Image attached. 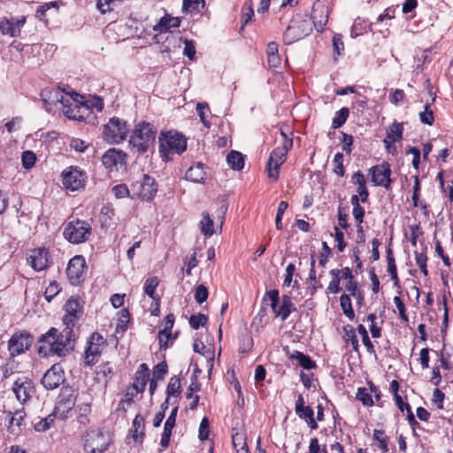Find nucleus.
<instances>
[{
    "instance_id": "51",
    "label": "nucleus",
    "mask_w": 453,
    "mask_h": 453,
    "mask_svg": "<svg viewBox=\"0 0 453 453\" xmlns=\"http://www.w3.org/2000/svg\"><path fill=\"white\" fill-rule=\"evenodd\" d=\"M158 283H159V280L156 276L148 278L144 283L143 288H144L145 294L148 295L153 300L157 299L155 296V290H156L157 287L158 286Z\"/></svg>"
},
{
    "instance_id": "37",
    "label": "nucleus",
    "mask_w": 453,
    "mask_h": 453,
    "mask_svg": "<svg viewBox=\"0 0 453 453\" xmlns=\"http://www.w3.org/2000/svg\"><path fill=\"white\" fill-rule=\"evenodd\" d=\"M343 340L346 344H350L352 346V349L359 354V343L356 334V330L350 325H346L343 326Z\"/></svg>"
},
{
    "instance_id": "39",
    "label": "nucleus",
    "mask_w": 453,
    "mask_h": 453,
    "mask_svg": "<svg viewBox=\"0 0 453 453\" xmlns=\"http://www.w3.org/2000/svg\"><path fill=\"white\" fill-rule=\"evenodd\" d=\"M340 306L346 317L349 319L355 318V312L352 308L351 299L349 295L342 294L340 297Z\"/></svg>"
},
{
    "instance_id": "11",
    "label": "nucleus",
    "mask_w": 453,
    "mask_h": 453,
    "mask_svg": "<svg viewBox=\"0 0 453 453\" xmlns=\"http://www.w3.org/2000/svg\"><path fill=\"white\" fill-rule=\"evenodd\" d=\"M108 437L99 429H92L84 435V450L87 453H104L109 447Z\"/></svg>"
},
{
    "instance_id": "56",
    "label": "nucleus",
    "mask_w": 453,
    "mask_h": 453,
    "mask_svg": "<svg viewBox=\"0 0 453 453\" xmlns=\"http://www.w3.org/2000/svg\"><path fill=\"white\" fill-rule=\"evenodd\" d=\"M175 321V316L173 313H169L165 316L164 319V329L159 331V334H165V338H170L172 336V329L173 327Z\"/></svg>"
},
{
    "instance_id": "23",
    "label": "nucleus",
    "mask_w": 453,
    "mask_h": 453,
    "mask_svg": "<svg viewBox=\"0 0 453 453\" xmlns=\"http://www.w3.org/2000/svg\"><path fill=\"white\" fill-rule=\"evenodd\" d=\"M126 154L121 150L115 149L108 150L102 157V164L108 169L111 170L118 165L126 163Z\"/></svg>"
},
{
    "instance_id": "28",
    "label": "nucleus",
    "mask_w": 453,
    "mask_h": 453,
    "mask_svg": "<svg viewBox=\"0 0 453 453\" xmlns=\"http://www.w3.org/2000/svg\"><path fill=\"white\" fill-rule=\"evenodd\" d=\"M206 173L204 171V165L196 163L192 165L186 172V180L195 183H202L205 179Z\"/></svg>"
},
{
    "instance_id": "24",
    "label": "nucleus",
    "mask_w": 453,
    "mask_h": 453,
    "mask_svg": "<svg viewBox=\"0 0 453 453\" xmlns=\"http://www.w3.org/2000/svg\"><path fill=\"white\" fill-rule=\"evenodd\" d=\"M150 380V369L148 365L145 363H142L140 365L138 370L135 372L134 383H133V388L137 393H143L147 382Z\"/></svg>"
},
{
    "instance_id": "34",
    "label": "nucleus",
    "mask_w": 453,
    "mask_h": 453,
    "mask_svg": "<svg viewBox=\"0 0 453 453\" xmlns=\"http://www.w3.org/2000/svg\"><path fill=\"white\" fill-rule=\"evenodd\" d=\"M387 263H388V273H389L392 280L394 281V285L395 287H400V280L397 275V268L395 265V259L394 257L393 250L390 247H388L387 250Z\"/></svg>"
},
{
    "instance_id": "47",
    "label": "nucleus",
    "mask_w": 453,
    "mask_h": 453,
    "mask_svg": "<svg viewBox=\"0 0 453 453\" xmlns=\"http://www.w3.org/2000/svg\"><path fill=\"white\" fill-rule=\"evenodd\" d=\"M419 119L421 123L432 126L434 122V111L431 109V104L429 102L426 103L424 106V111L419 112Z\"/></svg>"
},
{
    "instance_id": "43",
    "label": "nucleus",
    "mask_w": 453,
    "mask_h": 453,
    "mask_svg": "<svg viewBox=\"0 0 453 453\" xmlns=\"http://www.w3.org/2000/svg\"><path fill=\"white\" fill-rule=\"evenodd\" d=\"M370 26L371 25L367 21L361 19L360 18L356 19L351 27V37L357 38V36L363 35Z\"/></svg>"
},
{
    "instance_id": "29",
    "label": "nucleus",
    "mask_w": 453,
    "mask_h": 453,
    "mask_svg": "<svg viewBox=\"0 0 453 453\" xmlns=\"http://www.w3.org/2000/svg\"><path fill=\"white\" fill-rule=\"evenodd\" d=\"M352 181L357 184V194L361 203H366L369 198V191L366 188V180L362 172L357 171L352 175Z\"/></svg>"
},
{
    "instance_id": "13",
    "label": "nucleus",
    "mask_w": 453,
    "mask_h": 453,
    "mask_svg": "<svg viewBox=\"0 0 453 453\" xmlns=\"http://www.w3.org/2000/svg\"><path fill=\"white\" fill-rule=\"evenodd\" d=\"M86 269V261L82 256L78 255L71 258L66 268V275L70 284L73 286H78L83 282Z\"/></svg>"
},
{
    "instance_id": "35",
    "label": "nucleus",
    "mask_w": 453,
    "mask_h": 453,
    "mask_svg": "<svg viewBox=\"0 0 453 453\" xmlns=\"http://www.w3.org/2000/svg\"><path fill=\"white\" fill-rule=\"evenodd\" d=\"M295 411L296 415L303 420H307L311 417L314 416L312 408L309 405H305V402L302 395H299L296 401Z\"/></svg>"
},
{
    "instance_id": "16",
    "label": "nucleus",
    "mask_w": 453,
    "mask_h": 453,
    "mask_svg": "<svg viewBox=\"0 0 453 453\" xmlns=\"http://www.w3.org/2000/svg\"><path fill=\"white\" fill-rule=\"evenodd\" d=\"M65 380V372L62 366L59 364H55L43 374L41 384L47 390H53L62 385Z\"/></svg>"
},
{
    "instance_id": "41",
    "label": "nucleus",
    "mask_w": 453,
    "mask_h": 453,
    "mask_svg": "<svg viewBox=\"0 0 453 453\" xmlns=\"http://www.w3.org/2000/svg\"><path fill=\"white\" fill-rule=\"evenodd\" d=\"M57 412L58 411L54 410L52 413L49 414L44 418H42L40 421L36 422L34 425L35 431L45 432L49 430L55 421Z\"/></svg>"
},
{
    "instance_id": "62",
    "label": "nucleus",
    "mask_w": 453,
    "mask_h": 453,
    "mask_svg": "<svg viewBox=\"0 0 453 453\" xmlns=\"http://www.w3.org/2000/svg\"><path fill=\"white\" fill-rule=\"evenodd\" d=\"M116 198L131 197V188H128L126 184H118L111 189Z\"/></svg>"
},
{
    "instance_id": "31",
    "label": "nucleus",
    "mask_w": 453,
    "mask_h": 453,
    "mask_svg": "<svg viewBox=\"0 0 453 453\" xmlns=\"http://www.w3.org/2000/svg\"><path fill=\"white\" fill-rule=\"evenodd\" d=\"M130 432L134 441L140 440L142 442L145 437V419L141 414L134 417Z\"/></svg>"
},
{
    "instance_id": "33",
    "label": "nucleus",
    "mask_w": 453,
    "mask_h": 453,
    "mask_svg": "<svg viewBox=\"0 0 453 453\" xmlns=\"http://www.w3.org/2000/svg\"><path fill=\"white\" fill-rule=\"evenodd\" d=\"M289 358L291 360H296L298 365L305 370H311L317 367L316 362L313 361L310 356L298 350H294L290 353Z\"/></svg>"
},
{
    "instance_id": "38",
    "label": "nucleus",
    "mask_w": 453,
    "mask_h": 453,
    "mask_svg": "<svg viewBox=\"0 0 453 453\" xmlns=\"http://www.w3.org/2000/svg\"><path fill=\"white\" fill-rule=\"evenodd\" d=\"M226 162L231 169L240 171L244 166V157L239 151L231 150L226 156Z\"/></svg>"
},
{
    "instance_id": "30",
    "label": "nucleus",
    "mask_w": 453,
    "mask_h": 453,
    "mask_svg": "<svg viewBox=\"0 0 453 453\" xmlns=\"http://www.w3.org/2000/svg\"><path fill=\"white\" fill-rule=\"evenodd\" d=\"M180 25V19L177 17H171L169 15H165L162 17L159 21L154 26V31L159 33H165L169 31L170 28L179 27Z\"/></svg>"
},
{
    "instance_id": "27",
    "label": "nucleus",
    "mask_w": 453,
    "mask_h": 453,
    "mask_svg": "<svg viewBox=\"0 0 453 453\" xmlns=\"http://www.w3.org/2000/svg\"><path fill=\"white\" fill-rule=\"evenodd\" d=\"M403 127L402 123L393 122L388 130L387 136L383 142L387 150H389L390 143L399 142L403 138Z\"/></svg>"
},
{
    "instance_id": "52",
    "label": "nucleus",
    "mask_w": 453,
    "mask_h": 453,
    "mask_svg": "<svg viewBox=\"0 0 453 453\" xmlns=\"http://www.w3.org/2000/svg\"><path fill=\"white\" fill-rule=\"evenodd\" d=\"M188 322L193 329L197 330L208 323V316L202 313L193 314L190 316Z\"/></svg>"
},
{
    "instance_id": "21",
    "label": "nucleus",
    "mask_w": 453,
    "mask_h": 453,
    "mask_svg": "<svg viewBox=\"0 0 453 453\" xmlns=\"http://www.w3.org/2000/svg\"><path fill=\"white\" fill-rule=\"evenodd\" d=\"M287 154L278 148L273 150L266 165L269 178L278 180L281 165L286 161Z\"/></svg>"
},
{
    "instance_id": "18",
    "label": "nucleus",
    "mask_w": 453,
    "mask_h": 453,
    "mask_svg": "<svg viewBox=\"0 0 453 453\" xmlns=\"http://www.w3.org/2000/svg\"><path fill=\"white\" fill-rule=\"evenodd\" d=\"M16 398L22 403L29 401L35 392L34 382L27 377L18 378L12 387Z\"/></svg>"
},
{
    "instance_id": "32",
    "label": "nucleus",
    "mask_w": 453,
    "mask_h": 453,
    "mask_svg": "<svg viewBox=\"0 0 453 453\" xmlns=\"http://www.w3.org/2000/svg\"><path fill=\"white\" fill-rule=\"evenodd\" d=\"M24 21H17L16 23L9 20L8 19H4L0 22V30L4 35H8L12 37L19 36L20 34V27L23 25Z\"/></svg>"
},
{
    "instance_id": "49",
    "label": "nucleus",
    "mask_w": 453,
    "mask_h": 453,
    "mask_svg": "<svg viewBox=\"0 0 453 453\" xmlns=\"http://www.w3.org/2000/svg\"><path fill=\"white\" fill-rule=\"evenodd\" d=\"M113 369L110 365V363H105L98 366V370L96 372V376L98 380L104 379L105 384L111 380L113 376Z\"/></svg>"
},
{
    "instance_id": "1",
    "label": "nucleus",
    "mask_w": 453,
    "mask_h": 453,
    "mask_svg": "<svg viewBox=\"0 0 453 453\" xmlns=\"http://www.w3.org/2000/svg\"><path fill=\"white\" fill-rule=\"evenodd\" d=\"M74 344L73 329L65 327L59 332L56 327H50L39 337L37 353L41 357H65L74 349Z\"/></svg>"
},
{
    "instance_id": "60",
    "label": "nucleus",
    "mask_w": 453,
    "mask_h": 453,
    "mask_svg": "<svg viewBox=\"0 0 453 453\" xmlns=\"http://www.w3.org/2000/svg\"><path fill=\"white\" fill-rule=\"evenodd\" d=\"M288 203L286 201H281L279 203L277 213L275 217V226L277 230H281L283 228L282 225V217L285 212V211L288 209Z\"/></svg>"
},
{
    "instance_id": "14",
    "label": "nucleus",
    "mask_w": 453,
    "mask_h": 453,
    "mask_svg": "<svg viewBox=\"0 0 453 453\" xmlns=\"http://www.w3.org/2000/svg\"><path fill=\"white\" fill-rule=\"evenodd\" d=\"M369 173L371 174V181L375 186H381L387 190L390 189L393 180L390 178L392 172L388 162L372 166L369 169Z\"/></svg>"
},
{
    "instance_id": "48",
    "label": "nucleus",
    "mask_w": 453,
    "mask_h": 453,
    "mask_svg": "<svg viewBox=\"0 0 453 453\" xmlns=\"http://www.w3.org/2000/svg\"><path fill=\"white\" fill-rule=\"evenodd\" d=\"M372 438L379 443V448L384 452L388 451V438L385 435V432L380 429H374Z\"/></svg>"
},
{
    "instance_id": "58",
    "label": "nucleus",
    "mask_w": 453,
    "mask_h": 453,
    "mask_svg": "<svg viewBox=\"0 0 453 453\" xmlns=\"http://www.w3.org/2000/svg\"><path fill=\"white\" fill-rule=\"evenodd\" d=\"M205 6L204 0H183L182 9L187 12H199V8Z\"/></svg>"
},
{
    "instance_id": "44",
    "label": "nucleus",
    "mask_w": 453,
    "mask_h": 453,
    "mask_svg": "<svg viewBox=\"0 0 453 453\" xmlns=\"http://www.w3.org/2000/svg\"><path fill=\"white\" fill-rule=\"evenodd\" d=\"M201 232L204 236H211L214 234L213 220L211 219L208 212L203 213V219L200 222Z\"/></svg>"
},
{
    "instance_id": "63",
    "label": "nucleus",
    "mask_w": 453,
    "mask_h": 453,
    "mask_svg": "<svg viewBox=\"0 0 453 453\" xmlns=\"http://www.w3.org/2000/svg\"><path fill=\"white\" fill-rule=\"evenodd\" d=\"M114 216V210L108 207L104 206L101 210L100 214V221L102 226H108L111 221L112 217Z\"/></svg>"
},
{
    "instance_id": "12",
    "label": "nucleus",
    "mask_w": 453,
    "mask_h": 453,
    "mask_svg": "<svg viewBox=\"0 0 453 453\" xmlns=\"http://www.w3.org/2000/svg\"><path fill=\"white\" fill-rule=\"evenodd\" d=\"M34 343V336L27 331L14 333L8 342V350L11 357L25 353Z\"/></svg>"
},
{
    "instance_id": "5",
    "label": "nucleus",
    "mask_w": 453,
    "mask_h": 453,
    "mask_svg": "<svg viewBox=\"0 0 453 453\" xmlns=\"http://www.w3.org/2000/svg\"><path fill=\"white\" fill-rule=\"evenodd\" d=\"M71 97L75 102L74 106L69 102L65 103L63 108V112L68 119L85 122H90L89 119H95L93 111L89 110L88 103H86L83 96L73 92Z\"/></svg>"
},
{
    "instance_id": "3",
    "label": "nucleus",
    "mask_w": 453,
    "mask_h": 453,
    "mask_svg": "<svg viewBox=\"0 0 453 453\" xmlns=\"http://www.w3.org/2000/svg\"><path fill=\"white\" fill-rule=\"evenodd\" d=\"M311 32L312 24L308 16L297 14L291 19L284 32L283 41L285 44L289 45L308 36Z\"/></svg>"
},
{
    "instance_id": "22",
    "label": "nucleus",
    "mask_w": 453,
    "mask_h": 453,
    "mask_svg": "<svg viewBox=\"0 0 453 453\" xmlns=\"http://www.w3.org/2000/svg\"><path fill=\"white\" fill-rule=\"evenodd\" d=\"M40 96L47 111H50L52 106L58 103L63 106L65 103H69V99L65 98L58 89L45 88L42 89Z\"/></svg>"
},
{
    "instance_id": "53",
    "label": "nucleus",
    "mask_w": 453,
    "mask_h": 453,
    "mask_svg": "<svg viewBox=\"0 0 453 453\" xmlns=\"http://www.w3.org/2000/svg\"><path fill=\"white\" fill-rule=\"evenodd\" d=\"M356 398L365 406L373 405V400L372 398L371 392L366 388H359L357 389Z\"/></svg>"
},
{
    "instance_id": "54",
    "label": "nucleus",
    "mask_w": 453,
    "mask_h": 453,
    "mask_svg": "<svg viewBox=\"0 0 453 453\" xmlns=\"http://www.w3.org/2000/svg\"><path fill=\"white\" fill-rule=\"evenodd\" d=\"M36 155L34 151L32 150H26V151H23L22 152V155H21V162H22V166L28 170V169H31L35 162H36Z\"/></svg>"
},
{
    "instance_id": "25",
    "label": "nucleus",
    "mask_w": 453,
    "mask_h": 453,
    "mask_svg": "<svg viewBox=\"0 0 453 453\" xmlns=\"http://www.w3.org/2000/svg\"><path fill=\"white\" fill-rule=\"evenodd\" d=\"M177 412H178V406L173 408L170 415L168 416V418L165 423L164 431H163V434L161 435V440H160V445L163 448H167L169 446L170 438L172 435V430L175 426Z\"/></svg>"
},
{
    "instance_id": "10",
    "label": "nucleus",
    "mask_w": 453,
    "mask_h": 453,
    "mask_svg": "<svg viewBox=\"0 0 453 453\" xmlns=\"http://www.w3.org/2000/svg\"><path fill=\"white\" fill-rule=\"evenodd\" d=\"M65 188L71 191L83 189L86 186L87 173L78 166H68L61 173Z\"/></svg>"
},
{
    "instance_id": "2",
    "label": "nucleus",
    "mask_w": 453,
    "mask_h": 453,
    "mask_svg": "<svg viewBox=\"0 0 453 453\" xmlns=\"http://www.w3.org/2000/svg\"><path fill=\"white\" fill-rule=\"evenodd\" d=\"M157 133V129L152 124L141 121L134 126L132 131L129 145L139 155L144 154L154 148Z\"/></svg>"
},
{
    "instance_id": "61",
    "label": "nucleus",
    "mask_w": 453,
    "mask_h": 453,
    "mask_svg": "<svg viewBox=\"0 0 453 453\" xmlns=\"http://www.w3.org/2000/svg\"><path fill=\"white\" fill-rule=\"evenodd\" d=\"M168 372V365L165 361L158 363L153 370V378L156 380H164L165 374Z\"/></svg>"
},
{
    "instance_id": "8",
    "label": "nucleus",
    "mask_w": 453,
    "mask_h": 453,
    "mask_svg": "<svg viewBox=\"0 0 453 453\" xmlns=\"http://www.w3.org/2000/svg\"><path fill=\"white\" fill-rule=\"evenodd\" d=\"M63 234L71 243H82L86 242L91 234V226L85 220H73L67 223Z\"/></svg>"
},
{
    "instance_id": "19",
    "label": "nucleus",
    "mask_w": 453,
    "mask_h": 453,
    "mask_svg": "<svg viewBox=\"0 0 453 453\" xmlns=\"http://www.w3.org/2000/svg\"><path fill=\"white\" fill-rule=\"evenodd\" d=\"M77 394L75 389L71 386H63L60 389V393L58 396L55 411L62 413L68 412L71 411L76 402Z\"/></svg>"
},
{
    "instance_id": "45",
    "label": "nucleus",
    "mask_w": 453,
    "mask_h": 453,
    "mask_svg": "<svg viewBox=\"0 0 453 453\" xmlns=\"http://www.w3.org/2000/svg\"><path fill=\"white\" fill-rule=\"evenodd\" d=\"M357 330L358 334L362 336V341H363L364 345L366 348L367 352L370 354H375L374 346L370 340V337L368 335V332H367L365 326L364 325L360 324L357 326Z\"/></svg>"
},
{
    "instance_id": "15",
    "label": "nucleus",
    "mask_w": 453,
    "mask_h": 453,
    "mask_svg": "<svg viewBox=\"0 0 453 453\" xmlns=\"http://www.w3.org/2000/svg\"><path fill=\"white\" fill-rule=\"evenodd\" d=\"M65 315L63 319L65 327L73 330L75 324L83 313V307L78 297L71 296L65 304Z\"/></svg>"
},
{
    "instance_id": "36",
    "label": "nucleus",
    "mask_w": 453,
    "mask_h": 453,
    "mask_svg": "<svg viewBox=\"0 0 453 453\" xmlns=\"http://www.w3.org/2000/svg\"><path fill=\"white\" fill-rule=\"evenodd\" d=\"M101 354V348L94 344L93 342H88V346L85 349V360L86 365L92 366L97 363V357Z\"/></svg>"
},
{
    "instance_id": "42",
    "label": "nucleus",
    "mask_w": 453,
    "mask_h": 453,
    "mask_svg": "<svg viewBox=\"0 0 453 453\" xmlns=\"http://www.w3.org/2000/svg\"><path fill=\"white\" fill-rule=\"evenodd\" d=\"M130 320V313L127 308L121 309L118 312L117 332H125L127 329V324Z\"/></svg>"
},
{
    "instance_id": "55",
    "label": "nucleus",
    "mask_w": 453,
    "mask_h": 453,
    "mask_svg": "<svg viewBox=\"0 0 453 453\" xmlns=\"http://www.w3.org/2000/svg\"><path fill=\"white\" fill-rule=\"evenodd\" d=\"M343 154L341 152H337L333 160V165H334V173L341 177H343L345 174V169L343 166Z\"/></svg>"
},
{
    "instance_id": "46",
    "label": "nucleus",
    "mask_w": 453,
    "mask_h": 453,
    "mask_svg": "<svg viewBox=\"0 0 453 453\" xmlns=\"http://www.w3.org/2000/svg\"><path fill=\"white\" fill-rule=\"evenodd\" d=\"M196 112L203 126L206 127H210L211 123L208 120L207 117L208 113H210L211 111L208 104L205 102L198 103L196 104Z\"/></svg>"
},
{
    "instance_id": "17",
    "label": "nucleus",
    "mask_w": 453,
    "mask_h": 453,
    "mask_svg": "<svg viewBox=\"0 0 453 453\" xmlns=\"http://www.w3.org/2000/svg\"><path fill=\"white\" fill-rule=\"evenodd\" d=\"M329 8L319 0L314 2L312 5L311 21L312 28L315 27L319 33H322L328 22Z\"/></svg>"
},
{
    "instance_id": "7",
    "label": "nucleus",
    "mask_w": 453,
    "mask_h": 453,
    "mask_svg": "<svg viewBox=\"0 0 453 453\" xmlns=\"http://www.w3.org/2000/svg\"><path fill=\"white\" fill-rule=\"evenodd\" d=\"M128 133L127 121L119 117H112L104 126L103 138L107 142L118 144L126 140Z\"/></svg>"
},
{
    "instance_id": "9",
    "label": "nucleus",
    "mask_w": 453,
    "mask_h": 453,
    "mask_svg": "<svg viewBox=\"0 0 453 453\" xmlns=\"http://www.w3.org/2000/svg\"><path fill=\"white\" fill-rule=\"evenodd\" d=\"M157 184L155 179L148 174H143L141 180L131 183V198H141L150 201L157 194Z\"/></svg>"
},
{
    "instance_id": "4",
    "label": "nucleus",
    "mask_w": 453,
    "mask_h": 453,
    "mask_svg": "<svg viewBox=\"0 0 453 453\" xmlns=\"http://www.w3.org/2000/svg\"><path fill=\"white\" fill-rule=\"evenodd\" d=\"M187 150V140L184 135L173 131L161 132L159 136V153L163 160L169 159L168 153L179 155Z\"/></svg>"
},
{
    "instance_id": "40",
    "label": "nucleus",
    "mask_w": 453,
    "mask_h": 453,
    "mask_svg": "<svg viewBox=\"0 0 453 453\" xmlns=\"http://www.w3.org/2000/svg\"><path fill=\"white\" fill-rule=\"evenodd\" d=\"M349 115V110L347 107H342L339 111H336L334 118L333 119L332 127L334 129L340 128L342 127Z\"/></svg>"
},
{
    "instance_id": "6",
    "label": "nucleus",
    "mask_w": 453,
    "mask_h": 453,
    "mask_svg": "<svg viewBox=\"0 0 453 453\" xmlns=\"http://www.w3.org/2000/svg\"><path fill=\"white\" fill-rule=\"evenodd\" d=\"M268 298L271 302V307L275 317L280 318L282 321H285L290 315V313L296 311V306L292 302V299L288 295H283L280 298V293L278 289H271L265 293L264 301Z\"/></svg>"
},
{
    "instance_id": "26",
    "label": "nucleus",
    "mask_w": 453,
    "mask_h": 453,
    "mask_svg": "<svg viewBox=\"0 0 453 453\" xmlns=\"http://www.w3.org/2000/svg\"><path fill=\"white\" fill-rule=\"evenodd\" d=\"M26 417V412L23 410L17 411L14 413L12 411L7 412L8 424L7 430L12 434H19L21 432V425Z\"/></svg>"
},
{
    "instance_id": "59",
    "label": "nucleus",
    "mask_w": 453,
    "mask_h": 453,
    "mask_svg": "<svg viewBox=\"0 0 453 453\" xmlns=\"http://www.w3.org/2000/svg\"><path fill=\"white\" fill-rule=\"evenodd\" d=\"M60 285L56 280L51 281L44 292L45 299L48 302H51V300L60 292Z\"/></svg>"
},
{
    "instance_id": "57",
    "label": "nucleus",
    "mask_w": 453,
    "mask_h": 453,
    "mask_svg": "<svg viewBox=\"0 0 453 453\" xmlns=\"http://www.w3.org/2000/svg\"><path fill=\"white\" fill-rule=\"evenodd\" d=\"M333 48H334V59H337V57L341 56L344 51V42L342 40V35L341 34H335L332 40Z\"/></svg>"
},
{
    "instance_id": "20",
    "label": "nucleus",
    "mask_w": 453,
    "mask_h": 453,
    "mask_svg": "<svg viewBox=\"0 0 453 453\" xmlns=\"http://www.w3.org/2000/svg\"><path fill=\"white\" fill-rule=\"evenodd\" d=\"M27 259L35 271L41 272L49 267L50 252L45 248H36L30 250Z\"/></svg>"
},
{
    "instance_id": "64",
    "label": "nucleus",
    "mask_w": 453,
    "mask_h": 453,
    "mask_svg": "<svg viewBox=\"0 0 453 453\" xmlns=\"http://www.w3.org/2000/svg\"><path fill=\"white\" fill-rule=\"evenodd\" d=\"M209 292L204 285L201 284L196 287L195 292V299L196 303H198L199 304L204 303L207 300Z\"/></svg>"
},
{
    "instance_id": "50",
    "label": "nucleus",
    "mask_w": 453,
    "mask_h": 453,
    "mask_svg": "<svg viewBox=\"0 0 453 453\" xmlns=\"http://www.w3.org/2000/svg\"><path fill=\"white\" fill-rule=\"evenodd\" d=\"M167 396H179L180 394V380L178 377H172L166 388Z\"/></svg>"
}]
</instances>
